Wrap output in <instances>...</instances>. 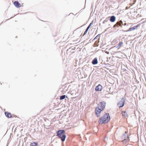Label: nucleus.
Masks as SVG:
<instances>
[{
    "instance_id": "f257e3e1",
    "label": "nucleus",
    "mask_w": 146,
    "mask_h": 146,
    "mask_svg": "<svg viewBox=\"0 0 146 146\" xmlns=\"http://www.w3.org/2000/svg\"><path fill=\"white\" fill-rule=\"evenodd\" d=\"M110 119L109 113H106L100 118L98 122L100 124L106 123H108Z\"/></svg>"
},
{
    "instance_id": "f03ea898",
    "label": "nucleus",
    "mask_w": 146,
    "mask_h": 146,
    "mask_svg": "<svg viewBox=\"0 0 146 146\" xmlns=\"http://www.w3.org/2000/svg\"><path fill=\"white\" fill-rule=\"evenodd\" d=\"M65 132L63 130H59L57 132V136L61 139L62 141H64L66 138Z\"/></svg>"
},
{
    "instance_id": "7ed1b4c3",
    "label": "nucleus",
    "mask_w": 146,
    "mask_h": 146,
    "mask_svg": "<svg viewBox=\"0 0 146 146\" xmlns=\"http://www.w3.org/2000/svg\"><path fill=\"white\" fill-rule=\"evenodd\" d=\"M106 105V103L104 102H100L98 104L97 107L103 110L105 108Z\"/></svg>"
},
{
    "instance_id": "20e7f679",
    "label": "nucleus",
    "mask_w": 146,
    "mask_h": 146,
    "mask_svg": "<svg viewBox=\"0 0 146 146\" xmlns=\"http://www.w3.org/2000/svg\"><path fill=\"white\" fill-rule=\"evenodd\" d=\"M102 110L98 107H96L95 110V113L96 116L97 117H99L101 113Z\"/></svg>"
},
{
    "instance_id": "39448f33",
    "label": "nucleus",
    "mask_w": 146,
    "mask_h": 146,
    "mask_svg": "<svg viewBox=\"0 0 146 146\" xmlns=\"http://www.w3.org/2000/svg\"><path fill=\"white\" fill-rule=\"evenodd\" d=\"M125 102V100L123 98H122L121 101L118 104L117 106L119 107H121L123 106Z\"/></svg>"
},
{
    "instance_id": "423d86ee",
    "label": "nucleus",
    "mask_w": 146,
    "mask_h": 146,
    "mask_svg": "<svg viewBox=\"0 0 146 146\" xmlns=\"http://www.w3.org/2000/svg\"><path fill=\"white\" fill-rule=\"evenodd\" d=\"M102 89V86L100 84H99L96 87L95 90L97 91H101Z\"/></svg>"
},
{
    "instance_id": "0eeeda50",
    "label": "nucleus",
    "mask_w": 146,
    "mask_h": 146,
    "mask_svg": "<svg viewBox=\"0 0 146 146\" xmlns=\"http://www.w3.org/2000/svg\"><path fill=\"white\" fill-rule=\"evenodd\" d=\"M140 26V25L137 24L136 26H134L133 27H131L129 29V31H131L134 30L135 29H137V28Z\"/></svg>"
},
{
    "instance_id": "6e6552de",
    "label": "nucleus",
    "mask_w": 146,
    "mask_h": 146,
    "mask_svg": "<svg viewBox=\"0 0 146 146\" xmlns=\"http://www.w3.org/2000/svg\"><path fill=\"white\" fill-rule=\"evenodd\" d=\"M122 116L123 118H125L128 117V114L125 111H121Z\"/></svg>"
},
{
    "instance_id": "1a4fd4ad",
    "label": "nucleus",
    "mask_w": 146,
    "mask_h": 146,
    "mask_svg": "<svg viewBox=\"0 0 146 146\" xmlns=\"http://www.w3.org/2000/svg\"><path fill=\"white\" fill-rule=\"evenodd\" d=\"M14 4L17 7H20L21 6V4L18 1H15L14 3Z\"/></svg>"
},
{
    "instance_id": "9d476101",
    "label": "nucleus",
    "mask_w": 146,
    "mask_h": 146,
    "mask_svg": "<svg viewBox=\"0 0 146 146\" xmlns=\"http://www.w3.org/2000/svg\"><path fill=\"white\" fill-rule=\"evenodd\" d=\"M5 114L6 116L8 118H11L12 117L11 113L8 112H5Z\"/></svg>"
},
{
    "instance_id": "9b49d317",
    "label": "nucleus",
    "mask_w": 146,
    "mask_h": 146,
    "mask_svg": "<svg viewBox=\"0 0 146 146\" xmlns=\"http://www.w3.org/2000/svg\"><path fill=\"white\" fill-rule=\"evenodd\" d=\"M129 141V137L127 136V137L124 139L123 141V143H126Z\"/></svg>"
},
{
    "instance_id": "f8f14e48",
    "label": "nucleus",
    "mask_w": 146,
    "mask_h": 146,
    "mask_svg": "<svg viewBox=\"0 0 146 146\" xmlns=\"http://www.w3.org/2000/svg\"><path fill=\"white\" fill-rule=\"evenodd\" d=\"M115 17L114 16H112L110 17V21L111 22H114L115 21Z\"/></svg>"
},
{
    "instance_id": "ddd939ff",
    "label": "nucleus",
    "mask_w": 146,
    "mask_h": 146,
    "mask_svg": "<svg viewBox=\"0 0 146 146\" xmlns=\"http://www.w3.org/2000/svg\"><path fill=\"white\" fill-rule=\"evenodd\" d=\"M30 145V146H37L38 145V143L37 142H33L31 143Z\"/></svg>"
},
{
    "instance_id": "4468645a",
    "label": "nucleus",
    "mask_w": 146,
    "mask_h": 146,
    "mask_svg": "<svg viewBox=\"0 0 146 146\" xmlns=\"http://www.w3.org/2000/svg\"><path fill=\"white\" fill-rule=\"evenodd\" d=\"M98 61L96 58H95L92 61V63L93 64H97Z\"/></svg>"
},
{
    "instance_id": "2eb2a0df",
    "label": "nucleus",
    "mask_w": 146,
    "mask_h": 146,
    "mask_svg": "<svg viewBox=\"0 0 146 146\" xmlns=\"http://www.w3.org/2000/svg\"><path fill=\"white\" fill-rule=\"evenodd\" d=\"M123 44V42H120L118 46L117 47L118 48V49H119L122 46Z\"/></svg>"
},
{
    "instance_id": "dca6fc26",
    "label": "nucleus",
    "mask_w": 146,
    "mask_h": 146,
    "mask_svg": "<svg viewBox=\"0 0 146 146\" xmlns=\"http://www.w3.org/2000/svg\"><path fill=\"white\" fill-rule=\"evenodd\" d=\"M66 97V95H64L61 96L60 97V99L62 100L64 99Z\"/></svg>"
},
{
    "instance_id": "f3484780",
    "label": "nucleus",
    "mask_w": 146,
    "mask_h": 146,
    "mask_svg": "<svg viewBox=\"0 0 146 146\" xmlns=\"http://www.w3.org/2000/svg\"><path fill=\"white\" fill-rule=\"evenodd\" d=\"M89 29V27H88L87 29H86V30L85 31V32H84V34L83 35H85L86 34V33L87 32H88Z\"/></svg>"
},
{
    "instance_id": "a211bd4d",
    "label": "nucleus",
    "mask_w": 146,
    "mask_h": 146,
    "mask_svg": "<svg viewBox=\"0 0 146 146\" xmlns=\"http://www.w3.org/2000/svg\"><path fill=\"white\" fill-rule=\"evenodd\" d=\"M93 21H92V22L90 24V25H89V26L88 27H89V28L90 27L93 25Z\"/></svg>"
},
{
    "instance_id": "6ab92c4d",
    "label": "nucleus",
    "mask_w": 146,
    "mask_h": 146,
    "mask_svg": "<svg viewBox=\"0 0 146 146\" xmlns=\"http://www.w3.org/2000/svg\"><path fill=\"white\" fill-rule=\"evenodd\" d=\"M116 25H119V26L121 25L120 24L119 22H117L116 23Z\"/></svg>"
},
{
    "instance_id": "aec40b11",
    "label": "nucleus",
    "mask_w": 146,
    "mask_h": 146,
    "mask_svg": "<svg viewBox=\"0 0 146 146\" xmlns=\"http://www.w3.org/2000/svg\"><path fill=\"white\" fill-rule=\"evenodd\" d=\"M117 25H116V23L115 25L114 26H113V27H116V26H117Z\"/></svg>"
},
{
    "instance_id": "412c9836",
    "label": "nucleus",
    "mask_w": 146,
    "mask_h": 146,
    "mask_svg": "<svg viewBox=\"0 0 146 146\" xmlns=\"http://www.w3.org/2000/svg\"><path fill=\"white\" fill-rule=\"evenodd\" d=\"M128 9V7H126V9Z\"/></svg>"
}]
</instances>
